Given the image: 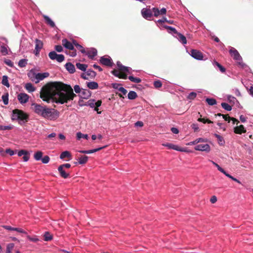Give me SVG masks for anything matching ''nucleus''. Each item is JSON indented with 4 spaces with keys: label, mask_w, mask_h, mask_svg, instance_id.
Masks as SVG:
<instances>
[{
    "label": "nucleus",
    "mask_w": 253,
    "mask_h": 253,
    "mask_svg": "<svg viewBox=\"0 0 253 253\" xmlns=\"http://www.w3.org/2000/svg\"><path fill=\"white\" fill-rule=\"evenodd\" d=\"M85 53L89 58L93 59L97 55V50L95 48H92L86 51Z\"/></svg>",
    "instance_id": "aec40b11"
},
{
    "label": "nucleus",
    "mask_w": 253,
    "mask_h": 253,
    "mask_svg": "<svg viewBox=\"0 0 253 253\" xmlns=\"http://www.w3.org/2000/svg\"><path fill=\"white\" fill-rule=\"evenodd\" d=\"M74 90L77 93H80L81 91V88L78 85H76L74 86Z\"/></svg>",
    "instance_id": "69168bd1"
},
{
    "label": "nucleus",
    "mask_w": 253,
    "mask_h": 253,
    "mask_svg": "<svg viewBox=\"0 0 253 253\" xmlns=\"http://www.w3.org/2000/svg\"><path fill=\"white\" fill-rule=\"evenodd\" d=\"M55 49L59 52H62L63 51V47L60 45H57L55 46Z\"/></svg>",
    "instance_id": "680f3d73"
},
{
    "label": "nucleus",
    "mask_w": 253,
    "mask_h": 253,
    "mask_svg": "<svg viewBox=\"0 0 253 253\" xmlns=\"http://www.w3.org/2000/svg\"><path fill=\"white\" fill-rule=\"evenodd\" d=\"M66 70L71 74L74 73L75 72V68L73 64L70 62L67 63L65 65Z\"/></svg>",
    "instance_id": "4be33fe9"
},
{
    "label": "nucleus",
    "mask_w": 253,
    "mask_h": 253,
    "mask_svg": "<svg viewBox=\"0 0 253 253\" xmlns=\"http://www.w3.org/2000/svg\"><path fill=\"white\" fill-rule=\"evenodd\" d=\"M76 96L71 85L59 82L47 83L40 91V98L47 103L63 104L73 100Z\"/></svg>",
    "instance_id": "f257e3e1"
},
{
    "label": "nucleus",
    "mask_w": 253,
    "mask_h": 253,
    "mask_svg": "<svg viewBox=\"0 0 253 253\" xmlns=\"http://www.w3.org/2000/svg\"><path fill=\"white\" fill-rule=\"evenodd\" d=\"M119 71L121 72H128V67L124 66L123 65H121V67L119 69Z\"/></svg>",
    "instance_id": "13d9d810"
},
{
    "label": "nucleus",
    "mask_w": 253,
    "mask_h": 253,
    "mask_svg": "<svg viewBox=\"0 0 253 253\" xmlns=\"http://www.w3.org/2000/svg\"><path fill=\"white\" fill-rule=\"evenodd\" d=\"M14 247V244L13 243H10L7 244L6 246V253H11V251L13 250Z\"/></svg>",
    "instance_id": "a19ab883"
},
{
    "label": "nucleus",
    "mask_w": 253,
    "mask_h": 253,
    "mask_svg": "<svg viewBox=\"0 0 253 253\" xmlns=\"http://www.w3.org/2000/svg\"><path fill=\"white\" fill-rule=\"evenodd\" d=\"M86 73L87 75H88V77L91 78H94L96 75V72L90 69L86 71Z\"/></svg>",
    "instance_id": "c03bdc74"
},
{
    "label": "nucleus",
    "mask_w": 253,
    "mask_h": 253,
    "mask_svg": "<svg viewBox=\"0 0 253 253\" xmlns=\"http://www.w3.org/2000/svg\"><path fill=\"white\" fill-rule=\"evenodd\" d=\"M43 153L42 151L37 152L34 155V159L37 161L41 160L42 158Z\"/></svg>",
    "instance_id": "473e14b6"
},
{
    "label": "nucleus",
    "mask_w": 253,
    "mask_h": 253,
    "mask_svg": "<svg viewBox=\"0 0 253 253\" xmlns=\"http://www.w3.org/2000/svg\"><path fill=\"white\" fill-rule=\"evenodd\" d=\"M229 51L233 58L237 61V63L240 67L245 68L247 66V65L242 61V57L235 48L231 47Z\"/></svg>",
    "instance_id": "20e7f679"
},
{
    "label": "nucleus",
    "mask_w": 253,
    "mask_h": 253,
    "mask_svg": "<svg viewBox=\"0 0 253 253\" xmlns=\"http://www.w3.org/2000/svg\"><path fill=\"white\" fill-rule=\"evenodd\" d=\"M35 42L36 45L34 53L36 56H38L40 53L41 49L42 48L43 43L41 40L38 39H36Z\"/></svg>",
    "instance_id": "ddd939ff"
},
{
    "label": "nucleus",
    "mask_w": 253,
    "mask_h": 253,
    "mask_svg": "<svg viewBox=\"0 0 253 253\" xmlns=\"http://www.w3.org/2000/svg\"><path fill=\"white\" fill-rule=\"evenodd\" d=\"M1 83L3 85L6 87L9 86V84L8 83V77L7 76H3Z\"/></svg>",
    "instance_id": "c9c22d12"
},
{
    "label": "nucleus",
    "mask_w": 253,
    "mask_h": 253,
    "mask_svg": "<svg viewBox=\"0 0 253 253\" xmlns=\"http://www.w3.org/2000/svg\"><path fill=\"white\" fill-rule=\"evenodd\" d=\"M94 99L89 100L84 105L89 106L91 108H94V111H96L97 114H100L101 111H99L98 107L101 105L102 101L99 100L96 102H94Z\"/></svg>",
    "instance_id": "423d86ee"
},
{
    "label": "nucleus",
    "mask_w": 253,
    "mask_h": 253,
    "mask_svg": "<svg viewBox=\"0 0 253 253\" xmlns=\"http://www.w3.org/2000/svg\"><path fill=\"white\" fill-rule=\"evenodd\" d=\"M154 85L155 88H158L162 86V84L160 81L158 80L154 82Z\"/></svg>",
    "instance_id": "09e8293b"
},
{
    "label": "nucleus",
    "mask_w": 253,
    "mask_h": 253,
    "mask_svg": "<svg viewBox=\"0 0 253 253\" xmlns=\"http://www.w3.org/2000/svg\"><path fill=\"white\" fill-rule=\"evenodd\" d=\"M66 158H69L70 160L71 159V158H72V156H71V153L68 151H65L63 152L60 154V158L61 159H64Z\"/></svg>",
    "instance_id": "a878e982"
},
{
    "label": "nucleus",
    "mask_w": 253,
    "mask_h": 253,
    "mask_svg": "<svg viewBox=\"0 0 253 253\" xmlns=\"http://www.w3.org/2000/svg\"><path fill=\"white\" fill-rule=\"evenodd\" d=\"M191 55L197 60H203L204 57L202 52L197 49H192Z\"/></svg>",
    "instance_id": "9d476101"
},
{
    "label": "nucleus",
    "mask_w": 253,
    "mask_h": 253,
    "mask_svg": "<svg viewBox=\"0 0 253 253\" xmlns=\"http://www.w3.org/2000/svg\"><path fill=\"white\" fill-rule=\"evenodd\" d=\"M44 240L49 241L52 239V236L48 232H45L44 235Z\"/></svg>",
    "instance_id": "4c0bfd02"
},
{
    "label": "nucleus",
    "mask_w": 253,
    "mask_h": 253,
    "mask_svg": "<svg viewBox=\"0 0 253 253\" xmlns=\"http://www.w3.org/2000/svg\"><path fill=\"white\" fill-rule=\"evenodd\" d=\"M123 95H126L127 93V90L123 87H119V90Z\"/></svg>",
    "instance_id": "338daca9"
},
{
    "label": "nucleus",
    "mask_w": 253,
    "mask_h": 253,
    "mask_svg": "<svg viewBox=\"0 0 253 253\" xmlns=\"http://www.w3.org/2000/svg\"><path fill=\"white\" fill-rule=\"evenodd\" d=\"M221 106H222V107L223 109H224L225 110H226L227 111H230L232 110L231 106L229 105L228 104H227L226 103H225V102L221 103Z\"/></svg>",
    "instance_id": "ea45409f"
},
{
    "label": "nucleus",
    "mask_w": 253,
    "mask_h": 253,
    "mask_svg": "<svg viewBox=\"0 0 253 253\" xmlns=\"http://www.w3.org/2000/svg\"><path fill=\"white\" fill-rule=\"evenodd\" d=\"M215 65L219 68L220 71L221 72L224 73L225 71V68H224L221 64H220L217 62H215Z\"/></svg>",
    "instance_id": "5fc2aeb1"
},
{
    "label": "nucleus",
    "mask_w": 253,
    "mask_h": 253,
    "mask_svg": "<svg viewBox=\"0 0 253 253\" xmlns=\"http://www.w3.org/2000/svg\"><path fill=\"white\" fill-rule=\"evenodd\" d=\"M25 88L29 92H34L36 90V88L31 83H27L25 85Z\"/></svg>",
    "instance_id": "c85d7f7f"
},
{
    "label": "nucleus",
    "mask_w": 253,
    "mask_h": 253,
    "mask_svg": "<svg viewBox=\"0 0 253 253\" xmlns=\"http://www.w3.org/2000/svg\"><path fill=\"white\" fill-rule=\"evenodd\" d=\"M111 73L115 77H118L119 79H126L127 75L124 73L116 69H114L111 71Z\"/></svg>",
    "instance_id": "4468645a"
},
{
    "label": "nucleus",
    "mask_w": 253,
    "mask_h": 253,
    "mask_svg": "<svg viewBox=\"0 0 253 253\" xmlns=\"http://www.w3.org/2000/svg\"><path fill=\"white\" fill-rule=\"evenodd\" d=\"M49 57L51 60H56L58 62H62L64 60L65 57L63 54H57L56 52L51 51L48 54Z\"/></svg>",
    "instance_id": "0eeeda50"
},
{
    "label": "nucleus",
    "mask_w": 253,
    "mask_h": 253,
    "mask_svg": "<svg viewBox=\"0 0 253 253\" xmlns=\"http://www.w3.org/2000/svg\"><path fill=\"white\" fill-rule=\"evenodd\" d=\"M206 102L209 105H214L216 104V100L214 98H208L206 99Z\"/></svg>",
    "instance_id": "79ce46f5"
},
{
    "label": "nucleus",
    "mask_w": 253,
    "mask_h": 253,
    "mask_svg": "<svg viewBox=\"0 0 253 253\" xmlns=\"http://www.w3.org/2000/svg\"><path fill=\"white\" fill-rule=\"evenodd\" d=\"M82 95L83 98H87L91 95V93L89 90L83 89L82 91Z\"/></svg>",
    "instance_id": "72a5a7b5"
},
{
    "label": "nucleus",
    "mask_w": 253,
    "mask_h": 253,
    "mask_svg": "<svg viewBox=\"0 0 253 253\" xmlns=\"http://www.w3.org/2000/svg\"><path fill=\"white\" fill-rule=\"evenodd\" d=\"M34 112L39 115L42 116L45 107L38 104H33Z\"/></svg>",
    "instance_id": "f8f14e48"
},
{
    "label": "nucleus",
    "mask_w": 253,
    "mask_h": 253,
    "mask_svg": "<svg viewBox=\"0 0 253 253\" xmlns=\"http://www.w3.org/2000/svg\"><path fill=\"white\" fill-rule=\"evenodd\" d=\"M127 96H128V99L132 100V99H135L137 97V95L135 91H130L128 93Z\"/></svg>",
    "instance_id": "e433bc0d"
},
{
    "label": "nucleus",
    "mask_w": 253,
    "mask_h": 253,
    "mask_svg": "<svg viewBox=\"0 0 253 253\" xmlns=\"http://www.w3.org/2000/svg\"><path fill=\"white\" fill-rule=\"evenodd\" d=\"M222 116L223 118L224 119V120L228 121V122H230V121H231V117L229 116L228 114L222 115Z\"/></svg>",
    "instance_id": "0e129e2a"
},
{
    "label": "nucleus",
    "mask_w": 253,
    "mask_h": 253,
    "mask_svg": "<svg viewBox=\"0 0 253 253\" xmlns=\"http://www.w3.org/2000/svg\"><path fill=\"white\" fill-rule=\"evenodd\" d=\"M62 45L67 49L71 50L74 49V44L68 41L66 39H63L62 41Z\"/></svg>",
    "instance_id": "f3484780"
},
{
    "label": "nucleus",
    "mask_w": 253,
    "mask_h": 253,
    "mask_svg": "<svg viewBox=\"0 0 253 253\" xmlns=\"http://www.w3.org/2000/svg\"><path fill=\"white\" fill-rule=\"evenodd\" d=\"M214 135L216 137V138H217L218 141V144L220 145H223L224 144L225 141L223 137L216 133H215Z\"/></svg>",
    "instance_id": "f704fd0d"
},
{
    "label": "nucleus",
    "mask_w": 253,
    "mask_h": 253,
    "mask_svg": "<svg viewBox=\"0 0 253 253\" xmlns=\"http://www.w3.org/2000/svg\"><path fill=\"white\" fill-rule=\"evenodd\" d=\"M29 95L26 93H20L17 96V99L21 104L26 103L29 100Z\"/></svg>",
    "instance_id": "2eb2a0df"
},
{
    "label": "nucleus",
    "mask_w": 253,
    "mask_h": 253,
    "mask_svg": "<svg viewBox=\"0 0 253 253\" xmlns=\"http://www.w3.org/2000/svg\"><path fill=\"white\" fill-rule=\"evenodd\" d=\"M153 10L150 8H144L141 10V14L143 17L146 19L150 20L153 16Z\"/></svg>",
    "instance_id": "1a4fd4ad"
},
{
    "label": "nucleus",
    "mask_w": 253,
    "mask_h": 253,
    "mask_svg": "<svg viewBox=\"0 0 253 253\" xmlns=\"http://www.w3.org/2000/svg\"><path fill=\"white\" fill-rule=\"evenodd\" d=\"M4 152L5 153L9 154L10 156H12L14 154V151L10 148L6 149Z\"/></svg>",
    "instance_id": "e2e57ef3"
},
{
    "label": "nucleus",
    "mask_w": 253,
    "mask_h": 253,
    "mask_svg": "<svg viewBox=\"0 0 253 253\" xmlns=\"http://www.w3.org/2000/svg\"><path fill=\"white\" fill-rule=\"evenodd\" d=\"M73 43L76 48L79 50L82 53H85L86 51L84 48L80 44H79L76 41H73Z\"/></svg>",
    "instance_id": "cd10ccee"
},
{
    "label": "nucleus",
    "mask_w": 253,
    "mask_h": 253,
    "mask_svg": "<svg viewBox=\"0 0 253 253\" xmlns=\"http://www.w3.org/2000/svg\"><path fill=\"white\" fill-rule=\"evenodd\" d=\"M199 115H200V118L198 119V122H202L204 124L205 123H208V124H211V123H213V122H212L211 121L208 119H206V118H202V115L200 114V113H198Z\"/></svg>",
    "instance_id": "2f4dec72"
},
{
    "label": "nucleus",
    "mask_w": 253,
    "mask_h": 253,
    "mask_svg": "<svg viewBox=\"0 0 253 253\" xmlns=\"http://www.w3.org/2000/svg\"><path fill=\"white\" fill-rule=\"evenodd\" d=\"M100 63L106 66L111 67L113 65V62L110 56H104L101 57L99 60Z\"/></svg>",
    "instance_id": "6e6552de"
},
{
    "label": "nucleus",
    "mask_w": 253,
    "mask_h": 253,
    "mask_svg": "<svg viewBox=\"0 0 253 253\" xmlns=\"http://www.w3.org/2000/svg\"><path fill=\"white\" fill-rule=\"evenodd\" d=\"M13 231H16L18 232L21 233H24L26 234H27L26 232H25L22 229L19 228H13Z\"/></svg>",
    "instance_id": "052dcab7"
},
{
    "label": "nucleus",
    "mask_w": 253,
    "mask_h": 253,
    "mask_svg": "<svg viewBox=\"0 0 253 253\" xmlns=\"http://www.w3.org/2000/svg\"><path fill=\"white\" fill-rule=\"evenodd\" d=\"M86 84L87 87L91 89H95L98 87V84L95 82H87Z\"/></svg>",
    "instance_id": "393cba45"
},
{
    "label": "nucleus",
    "mask_w": 253,
    "mask_h": 253,
    "mask_svg": "<svg viewBox=\"0 0 253 253\" xmlns=\"http://www.w3.org/2000/svg\"><path fill=\"white\" fill-rule=\"evenodd\" d=\"M88 157L84 155H82L78 159V163L79 164L83 165L87 163L88 161Z\"/></svg>",
    "instance_id": "bb28decb"
},
{
    "label": "nucleus",
    "mask_w": 253,
    "mask_h": 253,
    "mask_svg": "<svg viewBox=\"0 0 253 253\" xmlns=\"http://www.w3.org/2000/svg\"><path fill=\"white\" fill-rule=\"evenodd\" d=\"M77 137L78 139H80L82 138H84L85 139H87L88 138L87 134H84L82 133L81 132H78L77 133Z\"/></svg>",
    "instance_id": "a18cd8bd"
},
{
    "label": "nucleus",
    "mask_w": 253,
    "mask_h": 253,
    "mask_svg": "<svg viewBox=\"0 0 253 253\" xmlns=\"http://www.w3.org/2000/svg\"><path fill=\"white\" fill-rule=\"evenodd\" d=\"M11 119L12 120L18 121L19 124L22 125L28 122L29 116L23 110L15 109L12 111Z\"/></svg>",
    "instance_id": "f03ea898"
},
{
    "label": "nucleus",
    "mask_w": 253,
    "mask_h": 253,
    "mask_svg": "<svg viewBox=\"0 0 253 253\" xmlns=\"http://www.w3.org/2000/svg\"><path fill=\"white\" fill-rule=\"evenodd\" d=\"M105 147H106V146L99 147L98 148H96V149H92V150H87V154L93 153L97 152V151L102 149L103 148H104Z\"/></svg>",
    "instance_id": "3c124183"
},
{
    "label": "nucleus",
    "mask_w": 253,
    "mask_h": 253,
    "mask_svg": "<svg viewBox=\"0 0 253 253\" xmlns=\"http://www.w3.org/2000/svg\"><path fill=\"white\" fill-rule=\"evenodd\" d=\"M25 154H28V152L24 150H20L18 153V155L19 157H21L22 155H24Z\"/></svg>",
    "instance_id": "4d7b16f0"
},
{
    "label": "nucleus",
    "mask_w": 253,
    "mask_h": 253,
    "mask_svg": "<svg viewBox=\"0 0 253 253\" xmlns=\"http://www.w3.org/2000/svg\"><path fill=\"white\" fill-rule=\"evenodd\" d=\"M163 145L168 147L169 149H173V150L178 151H181V152L183 151V149L179 147L177 145H174L171 143H166V144H163Z\"/></svg>",
    "instance_id": "6ab92c4d"
},
{
    "label": "nucleus",
    "mask_w": 253,
    "mask_h": 253,
    "mask_svg": "<svg viewBox=\"0 0 253 253\" xmlns=\"http://www.w3.org/2000/svg\"><path fill=\"white\" fill-rule=\"evenodd\" d=\"M27 64V60L25 59H21L18 62V66L20 67H24Z\"/></svg>",
    "instance_id": "49530a36"
},
{
    "label": "nucleus",
    "mask_w": 253,
    "mask_h": 253,
    "mask_svg": "<svg viewBox=\"0 0 253 253\" xmlns=\"http://www.w3.org/2000/svg\"><path fill=\"white\" fill-rule=\"evenodd\" d=\"M119 71L121 72H128V67L124 66L123 65H121V67L119 69Z\"/></svg>",
    "instance_id": "bf43d9fd"
},
{
    "label": "nucleus",
    "mask_w": 253,
    "mask_h": 253,
    "mask_svg": "<svg viewBox=\"0 0 253 253\" xmlns=\"http://www.w3.org/2000/svg\"><path fill=\"white\" fill-rule=\"evenodd\" d=\"M152 10L155 17H158L160 15H165L167 13V9L165 8H163L159 10L158 8L153 7Z\"/></svg>",
    "instance_id": "dca6fc26"
},
{
    "label": "nucleus",
    "mask_w": 253,
    "mask_h": 253,
    "mask_svg": "<svg viewBox=\"0 0 253 253\" xmlns=\"http://www.w3.org/2000/svg\"><path fill=\"white\" fill-rule=\"evenodd\" d=\"M228 100L230 103L232 102L233 103H234L235 100H236V98L232 96H228Z\"/></svg>",
    "instance_id": "774afa93"
},
{
    "label": "nucleus",
    "mask_w": 253,
    "mask_h": 253,
    "mask_svg": "<svg viewBox=\"0 0 253 253\" xmlns=\"http://www.w3.org/2000/svg\"><path fill=\"white\" fill-rule=\"evenodd\" d=\"M207 139H204L202 138H199L195 140L194 141L190 142L188 143V145H193L198 144L199 142H207Z\"/></svg>",
    "instance_id": "c756f323"
},
{
    "label": "nucleus",
    "mask_w": 253,
    "mask_h": 253,
    "mask_svg": "<svg viewBox=\"0 0 253 253\" xmlns=\"http://www.w3.org/2000/svg\"><path fill=\"white\" fill-rule=\"evenodd\" d=\"M49 74L47 72L43 73H33V76L31 77V80L34 82L36 84H38L40 81L43 80L44 79L48 77Z\"/></svg>",
    "instance_id": "39448f33"
},
{
    "label": "nucleus",
    "mask_w": 253,
    "mask_h": 253,
    "mask_svg": "<svg viewBox=\"0 0 253 253\" xmlns=\"http://www.w3.org/2000/svg\"><path fill=\"white\" fill-rule=\"evenodd\" d=\"M77 68L82 71H85L87 67V65L80 63H77L76 64Z\"/></svg>",
    "instance_id": "7c9ffc66"
},
{
    "label": "nucleus",
    "mask_w": 253,
    "mask_h": 253,
    "mask_svg": "<svg viewBox=\"0 0 253 253\" xmlns=\"http://www.w3.org/2000/svg\"><path fill=\"white\" fill-rule=\"evenodd\" d=\"M59 112L54 109L45 107L42 115L43 118L50 120L56 119L59 117Z\"/></svg>",
    "instance_id": "7ed1b4c3"
},
{
    "label": "nucleus",
    "mask_w": 253,
    "mask_h": 253,
    "mask_svg": "<svg viewBox=\"0 0 253 253\" xmlns=\"http://www.w3.org/2000/svg\"><path fill=\"white\" fill-rule=\"evenodd\" d=\"M176 38L177 39L183 44H186L187 43V40L186 37L180 33H177Z\"/></svg>",
    "instance_id": "b1692460"
},
{
    "label": "nucleus",
    "mask_w": 253,
    "mask_h": 253,
    "mask_svg": "<svg viewBox=\"0 0 253 253\" xmlns=\"http://www.w3.org/2000/svg\"><path fill=\"white\" fill-rule=\"evenodd\" d=\"M12 127L10 126H0V130H10Z\"/></svg>",
    "instance_id": "6e6d98bb"
},
{
    "label": "nucleus",
    "mask_w": 253,
    "mask_h": 253,
    "mask_svg": "<svg viewBox=\"0 0 253 253\" xmlns=\"http://www.w3.org/2000/svg\"><path fill=\"white\" fill-rule=\"evenodd\" d=\"M194 149L197 151H206L209 152L211 150V147L208 144H199L195 147Z\"/></svg>",
    "instance_id": "9b49d317"
},
{
    "label": "nucleus",
    "mask_w": 253,
    "mask_h": 253,
    "mask_svg": "<svg viewBox=\"0 0 253 253\" xmlns=\"http://www.w3.org/2000/svg\"><path fill=\"white\" fill-rule=\"evenodd\" d=\"M2 99L4 105H7L8 103V94L6 93L2 96Z\"/></svg>",
    "instance_id": "de8ad7c7"
},
{
    "label": "nucleus",
    "mask_w": 253,
    "mask_h": 253,
    "mask_svg": "<svg viewBox=\"0 0 253 253\" xmlns=\"http://www.w3.org/2000/svg\"><path fill=\"white\" fill-rule=\"evenodd\" d=\"M43 17L45 20L46 24L49 25L51 27H54L55 26L54 22L48 16L45 15H43Z\"/></svg>",
    "instance_id": "5701e85b"
},
{
    "label": "nucleus",
    "mask_w": 253,
    "mask_h": 253,
    "mask_svg": "<svg viewBox=\"0 0 253 253\" xmlns=\"http://www.w3.org/2000/svg\"><path fill=\"white\" fill-rule=\"evenodd\" d=\"M234 132L236 134H241L242 133H245L246 132V130L244 126L241 125L239 126H237L234 127Z\"/></svg>",
    "instance_id": "a211bd4d"
},
{
    "label": "nucleus",
    "mask_w": 253,
    "mask_h": 253,
    "mask_svg": "<svg viewBox=\"0 0 253 253\" xmlns=\"http://www.w3.org/2000/svg\"><path fill=\"white\" fill-rule=\"evenodd\" d=\"M0 52L3 54L6 55L8 53L7 49L4 46H1L0 48Z\"/></svg>",
    "instance_id": "864d4df0"
},
{
    "label": "nucleus",
    "mask_w": 253,
    "mask_h": 253,
    "mask_svg": "<svg viewBox=\"0 0 253 253\" xmlns=\"http://www.w3.org/2000/svg\"><path fill=\"white\" fill-rule=\"evenodd\" d=\"M164 27L165 29H167L168 30H169V33H173L175 34H177V33H178L177 30L175 28H174L172 27L165 25V26H164Z\"/></svg>",
    "instance_id": "58836bf2"
},
{
    "label": "nucleus",
    "mask_w": 253,
    "mask_h": 253,
    "mask_svg": "<svg viewBox=\"0 0 253 253\" xmlns=\"http://www.w3.org/2000/svg\"><path fill=\"white\" fill-rule=\"evenodd\" d=\"M196 93L194 92H192L189 94V95L187 96V98L188 99L193 100L196 97Z\"/></svg>",
    "instance_id": "8fccbe9b"
},
{
    "label": "nucleus",
    "mask_w": 253,
    "mask_h": 253,
    "mask_svg": "<svg viewBox=\"0 0 253 253\" xmlns=\"http://www.w3.org/2000/svg\"><path fill=\"white\" fill-rule=\"evenodd\" d=\"M58 170L62 177L67 178L69 176V173L66 172L62 167L59 166L58 168Z\"/></svg>",
    "instance_id": "412c9836"
},
{
    "label": "nucleus",
    "mask_w": 253,
    "mask_h": 253,
    "mask_svg": "<svg viewBox=\"0 0 253 253\" xmlns=\"http://www.w3.org/2000/svg\"><path fill=\"white\" fill-rule=\"evenodd\" d=\"M42 162L43 164H47L50 158L48 156H44L42 159Z\"/></svg>",
    "instance_id": "603ef678"
},
{
    "label": "nucleus",
    "mask_w": 253,
    "mask_h": 253,
    "mask_svg": "<svg viewBox=\"0 0 253 253\" xmlns=\"http://www.w3.org/2000/svg\"><path fill=\"white\" fill-rule=\"evenodd\" d=\"M128 79L132 82L135 83H139L141 82V80L140 78H135L132 76H129Z\"/></svg>",
    "instance_id": "37998d69"
}]
</instances>
